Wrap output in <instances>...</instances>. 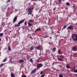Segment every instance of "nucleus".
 Instances as JSON below:
<instances>
[{
	"label": "nucleus",
	"mask_w": 77,
	"mask_h": 77,
	"mask_svg": "<svg viewBox=\"0 0 77 77\" xmlns=\"http://www.w3.org/2000/svg\"><path fill=\"white\" fill-rule=\"evenodd\" d=\"M72 39L74 41H77V34H72L71 35Z\"/></svg>",
	"instance_id": "1"
},
{
	"label": "nucleus",
	"mask_w": 77,
	"mask_h": 77,
	"mask_svg": "<svg viewBox=\"0 0 77 77\" xmlns=\"http://www.w3.org/2000/svg\"><path fill=\"white\" fill-rule=\"evenodd\" d=\"M24 21H25V19H23V20H22L21 21H19L18 23L17 24H15L14 26V27H19V26H20V24H22V23H23L24 22Z\"/></svg>",
	"instance_id": "2"
},
{
	"label": "nucleus",
	"mask_w": 77,
	"mask_h": 77,
	"mask_svg": "<svg viewBox=\"0 0 77 77\" xmlns=\"http://www.w3.org/2000/svg\"><path fill=\"white\" fill-rule=\"evenodd\" d=\"M28 15H30V14H32V11L31 10V8H28Z\"/></svg>",
	"instance_id": "3"
},
{
	"label": "nucleus",
	"mask_w": 77,
	"mask_h": 77,
	"mask_svg": "<svg viewBox=\"0 0 77 77\" xmlns=\"http://www.w3.org/2000/svg\"><path fill=\"white\" fill-rule=\"evenodd\" d=\"M42 66H43V65H42V63L38 64L37 66V68L38 69H39L40 68L42 67Z\"/></svg>",
	"instance_id": "4"
},
{
	"label": "nucleus",
	"mask_w": 77,
	"mask_h": 77,
	"mask_svg": "<svg viewBox=\"0 0 77 77\" xmlns=\"http://www.w3.org/2000/svg\"><path fill=\"white\" fill-rule=\"evenodd\" d=\"M36 71V69L35 68L34 69H33L31 72V75H32L33 74H35V72Z\"/></svg>",
	"instance_id": "5"
},
{
	"label": "nucleus",
	"mask_w": 77,
	"mask_h": 77,
	"mask_svg": "<svg viewBox=\"0 0 77 77\" xmlns=\"http://www.w3.org/2000/svg\"><path fill=\"white\" fill-rule=\"evenodd\" d=\"M72 50L73 51H77V47L75 46H73L72 48Z\"/></svg>",
	"instance_id": "6"
},
{
	"label": "nucleus",
	"mask_w": 77,
	"mask_h": 77,
	"mask_svg": "<svg viewBox=\"0 0 77 77\" xmlns=\"http://www.w3.org/2000/svg\"><path fill=\"white\" fill-rule=\"evenodd\" d=\"M67 29L68 30H73V27L72 26H71V25H70L68 26Z\"/></svg>",
	"instance_id": "7"
},
{
	"label": "nucleus",
	"mask_w": 77,
	"mask_h": 77,
	"mask_svg": "<svg viewBox=\"0 0 77 77\" xmlns=\"http://www.w3.org/2000/svg\"><path fill=\"white\" fill-rule=\"evenodd\" d=\"M35 48H37L38 50H41V46L39 45H38V46H37Z\"/></svg>",
	"instance_id": "8"
},
{
	"label": "nucleus",
	"mask_w": 77,
	"mask_h": 77,
	"mask_svg": "<svg viewBox=\"0 0 77 77\" xmlns=\"http://www.w3.org/2000/svg\"><path fill=\"white\" fill-rule=\"evenodd\" d=\"M58 53L59 54H63L62 52L60 49H59L58 51Z\"/></svg>",
	"instance_id": "9"
},
{
	"label": "nucleus",
	"mask_w": 77,
	"mask_h": 77,
	"mask_svg": "<svg viewBox=\"0 0 77 77\" xmlns=\"http://www.w3.org/2000/svg\"><path fill=\"white\" fill-rule=\"evenodd\" d=\"M17 17H15L13 19V23H15V21H17Z\"/></svg>",
	"instance_id": "10"
},
{
	"label": "nucleus",
	"mask_w": 77,
	"mask_h": 77,
	"mask_svg": "<svg viewBox=\"0 0 77 77\" xmlns=\"http://www.w3.org/2000/svg\"><path fill=\"white\" fill-rule=\"evenodd\" d=\"M41 29L40 28H38L35 31V32H37L41 31Z\"/></svg>",
	"instance_id": "11"
},
{
	"label": "nucleus",
	"mask_w": 77,
	"mask_h": 77,
	"mask_svg": "<svg viewBox=\"0 0 77 77\" xmlns=\"http://www.w3.org/2000/svg\"><path fill=\"white\" fill-rule=\"evenodd\" d=\"M75 69V66L73 68H72L71 69V71H72V72H73L74 71Z\"/></svg>",
	"instance_id": "12"
},
{
	"label": "nucleus",
	"mask_w": 77,
	"mask_h": 77,
	"mask_svg": "<svg viewBox=\"0 0 77 77\" xmlns=\"http://www.w3.org/2000/svg\"><path fill=\"white\" fill-rule=\"evenodd\" d=\"M19 61L20 63H22V62H24V60H19Z\"/></svg>",
	"instance_id": "13"
},
{
	"label": "nucleus",
	"mask_w": 77,
	"mask_h": 77,
	"mask_svg": "<svg viewBox=\"0 0 77 77\" xmlns=\"http://www.w3.org/2000/svg\"><path fill=\"white\" fill-rule=\"evenodd\" d=\"M11 77H15V75H14V73L11 72Z\"/></svg>",
	"instance_id": "14"
},
{
	"label": "nucleus",
	"mask_w": 77,
	"mask_h": 77,
	"mask_svg": "<svg viewBox=\"0 0 77 77\" xmlns=\"http://www.w3.org/2000/svg\"><path fill=\"white\" fill-rule=\"evenodd\" d=\"M28 26L29 27H31V26H32L33 25L32 24L30 23L29 22H28Z\"/></svg>",
	"instance_id": "15"
},
{
	"label": "nucleus",
	"mask_w": 77,
	"mask_h": 77,
	"mask_svg": "<svg viewBox=\"0 0 77 77\" xmlns=\"http://www.w3.org/2000/svg\"><path fill=\"white\" fill-rule=\"evenodd\" d=\"M8 50L9 51H11V48L10 45H9L8 46Z\"/></svg>",
	"instance_id": "16"
},
{
	"label": "nucleus",
	"mask_w": 77,
	"mask_h": 77,
	"mask_svg": "<svg viewBox=\"0 0 77 77\" xmlns=\"http://www.w3.org/2000/svg\"><path fill=\"white\" fill-rule=\"evenodd\" d=\"M34 48H33V46L32 45L31 47L30 48V50H32Z\"/></svg>",
	"instance_id": "17"
},
{
	"label": "nucleus",
	"mask_w": 77,
	"mask_h": 77,
	"mask_svg": "<svg viewBox=\"0 0 77 77\" xmlns=\"http://www.w3.org/2000/svg\"><path fill=\"white\" fill-rule=\"evenodd\" d=\"M60 57H61V59H64L65 58V57L62 55H60Z\"/></svg>",
	"instance_id": "18"
},
{
	"label": "nucleus",
	"mask_w": 77,
	"mask_h": 77,
	"mask_svg": "<svg viewBox=\"0 0 77 77\" xmlns=\"http://www.w3.org/2000/svg\"><path fill=\"white\" fill-rule=\"evenodd\" d=\"M7 58L6 57L3 60V62H6V60H7Z\"/></svg>",
	"instance_id": "19"
},
{
	"label": "nucleus",
	"mask_w": 77,
	"mask_h": 77,
	"mask_svg": "<svg viewBox=\"0 0 77 77\" xmlns=\"http://www.w3.org/2000/svg\"><path fill=\"white\" fill-rule=\"evenodd\" d=\"M58 60L59 61H62L63 60L62 59L60 58H58Z\"/></svg>",
	"instance_id": "20"
},
{
	"label": "nucleus",
	"mask_w": 77,
	"mask_h": 77,
	"mask_svg": "<svg viewBox=\"0 0 77 77\" xmlns=\"http://www.w3.org/2000/svg\"><path fill=\"white\" fill-rule=\"evenodd\" d=\"M66 68H67L69 69L70 68V67H69V65H67L66 66Z\"/></svg>",
	"instance_id": "21"
},
{
	"label": "nucleus",
	"mask_w": 77,
	"mask_h": 77,
	"mask_svg": "<svg viewBox=\"0 0 77 77\" xmlns=\"http://www.w3.org/2000/svg\"><path fill=\"white\" fill-rule=\"evenodd\" d=\"M5 23L2 22L1 23V25L2 26H4V25L5 24Z\"/></svg>",
	"instance_id": "22"
},
{
	"label": "nucleus",
	"mask_w": 77,
	"mask_h": 77,
	"mask_svg": "<svg viewBox=\"0 0 77 77\" xmlns=\"http://www.w3.org/2000/svg\"><path fill=\"white\" fill-rule=\"evenodd\" d=\"M53 52H55V51H56V48H53Z\"/></svg>",
	"instance_id": "23"
},
{
	"label": "nucleus",
	"mask_w": 77,
	"mask_h": 77,
	"mask_svg": "<svg viewBox=\"0 0 77 77\" xmlns=\"http://www.w3.org/2000/svg\"><path fill=\"white\" fill-rule=\"evenodd\" d=\"M3 65H4V64L3 63L1 64V65H0V68H1V67H2Z\"/></svg>",
	"instance_id": "24"
},
{
	"label": "nucleus",
	"mask_w": 77,
	"mask_h": 77,
	"mask_svg": "<svg viewBox=\"0 0 77 77\" xmlns=\"http://www.w3.org/2000/svg\"><path fill=\"white\" fill-rule=\"evenodd\" d=\"M29 22H33V21H34V20H29Z\"/></svg>",
	"instance_id": "25"
},
{
	"label": "nucleus",
	"mask_w": 77,
	"mask_h": 77,
	"mask_svg": "<svg viewBox=\"0 0 77 77\" xmlns=\"http://www.w3.org/2000/svg\"><path fill=\"white\" fill-rule=\"evenodd\" d=\"M66 26H64L63 27V28H62V30H63V29H65V28H66Z\"/></svg>",
	"instance_id": "26"
},
{
	"label": "nucleus",
	"mask_w": 77,
	"mask_h": 77,
	"mask_svg": "<svg viewBox=\"0 0 77 77\" xmlns=\"http://www.w3.org/2000/svg\"><path fill=\"white\" fill-rule=\"evenodd\" d=\"M59 77H63V75H62L60 74L59 75Z\"/></svg>",
	"instance_id": "27"
},
{
	"label": "nucleus",
	"mask_w": 77,
	"mask_h": 77,
	"mask_svg": "<svg viewBox=\"0 0 77 77\" xmlns=\"http://www.w3.org/2000/svg\"><path fill=\"white\" fill-rule=\"evenodd\" d=\"M3 36V33H0V36Z\"/></svg>",
	"instance_id": "28"
},
{
	"label": "nucleus",
	"mask_w": 77,
	"mask_h": 77,
	"mask_svg": "<svg viewBox=\"0 0 77 77\" xmlns=\"http://www.w3.org/2000/svg\"><path fill=\"white\" fill-rule=\"evenodd\" d=\"M66 5H67V6H68L69 5H70V4H69V2H67L66 3Z\"/></svg>",
	"instance_id": "29"
},
{
	"label": "nucleus",
	"mask_w": 77,
	"mask_h": 77,
	"mask_svg": "<svg viewBox=\"0 0 77 77\" xmlns=\"http://www.w3.org/2000/svg\"><path fill=\"white\" fill-rule=\"evenodd\" d=\"M22 77H27L26 75H22Z\"/></svg>",
	"instance_id": "30"
},
{
	"label": "nucleus",
	"mask_w": 77,
	"mask_h": 77,
	"mask_svg": "<svg viewBox=\"0 0 77 77\" xmlns=\"http://www.w3.org/2000/svg\"><path fill=\"white\" fill-rule=\"evenodd\" d=\"M44 76H45V74H44L42 75L41 76V77H44Z\"/></svg>",
	"instance_id": "31"
},
{
	"label": "nucleus",
	"mask_w": 77,
	"mask_h": 77,
	"mask_svg": "<svg viewBox=\"0 0 77 77\" xmlns=\"http://www.w3.org/2000/svg\"><path fill=\"white\" fill-rule=\"evenodd\" d=\"M24 24L25 26H26V25H27V22L26 21H25V22Z\"/></svg>",
	"instance_id": "32"
},
{
	"label": "nucleus",
	"mask_w": 77,
	"mask_h": 77,
	"mask_svg": "<svg viewBox=\"0 0 77 77\" xmlns=\"http://www.w3.org/2000/svg\"><path fill=\"white\" fill-rule=\"evenodd\" d=\"M30 62H32L33 60H32V59H31L30 60Z\"/></svg>",
	"instance_id": "33"
},
{
	"label": "nucleus",
	"mask_w": 77,
	"mask_h": 77,
	"mask_svg": "<svg viewBox=\"0 0 77 77\" xmlns=\"http://www.w3.org/2000/svg\"><path fill=\"white\" fill-rule=\"evenodd\" d=\"M59 2L60 3H61V0H59Z\"/></svg>",
	"instance_id": "34"
},
{
	"label": "nucleus",
	"mask_w": 77,
	"mask_h": 77,
	"mask_svg": "<svg viewBox=\"0 0 77 77\" xmlns=\"http://www.w3.org/2000/svg\"><path fill=\"white\" fill-rule=\"evenodd\" d=\"M74 72H77V70H75L74 71Z\"/></svg>",
	"instance_id": "35"
},
{
	"label": "nucleus",
	"mask_w": 77,
	"mask_h": 77,
	"mask_svg": "<svg viewBox=\"0 0 77 77\" xmlns=\"http://www.w3.org/2000/svg\"><path fill=\"white\" fill-rule=\"evenodd\" d=\"M43 73V72H40V74H42Z\"/></svg>",
	"instance_id": "36"
},
{
	"label": "nucleus",
	"mask_w": 77,
	"mask_h": 77,
	"mask_svg": "<svg viewBox=\"0 0 77 77\" xmlns=\"http://www.w3.org/2000/svg\"><path fill=\"white\" fill-rule=\"evenodd\" d=\"M56 8H54V9H53V10L54 11V10H56Z\"/></svg>",
	"instance_id": "37"
},
{
	"label": "nucleus",
	"mask_w": 77,
	"mask_h": 77,
	"mask_svg": "<svg viewBox=\"0 0 77 77\" xmlns=\"http://www.w3.org/2000/svg\"><path fill=\"white\" fill-rule=\"evenodd\" d=\"M24 26H22V29H23V30H24Z\"/></svg>",
	"instance_id": "38"
},
{
	"label": "nucleus",
	"mask_w": 77,
	"mask_h": 77,
	"mask_svg": "<svg viewBox=\"0 0 77 77\" xmlns=\"http://www.w3.org/2000/svg\"><path fill=\"white\" fill-rule=\"evenodd\" d=\"M68 8L66 7V8H65V9L66 10H68Z\"/></svg>",
	"instance_id": "39"
},
{
	"label": "nucleus",
	"mask_w": 77,
	"mask_h": 77,
	"mask_svg": "<svg viewBox=\"0 0 77 77\" xmlns=\"http://www.w3.org/2000/svg\"><path fill=\"white\" fill-rule=\"evenodd\" d=\"M11 2V0H8V1H7V2Z\"/></svg>",
	"instance_id": "40"
},
{
	"label": "nucleus",
	"mask_w": 77,
	"mask_h": 77,
	"mask_svg": "<svg viewBox=\"0 0 77 77\" xmlns=\"http://www.w3.org/2000/svg\"><path fill=\"white\" fill-rule=\"evenodd\" d=\"M30 38L31 39H33V38H32V36H30Z\"/></svg>",
	"instance_id": "41"
},
{
	"label": "nucleus",
	"mask_w": 77,
	"mask_h": 77,
	"mask_svg": "<svg viewBox=\"0 0 77 77\" xmlns=\"http://www.w3.org/2000/svg\"><path fill=\"white\" fill-rule=\"evenodd\" d=\"M57 33H58V34H60V32L57 31Z\"/></svg>",
	"instance_id": "42"
},
{
	"label": "nucleus",
	"mask_w": 77,
	"mask_h": 77,
	"mask_svg": "<svg viewBox=\"0 0 77 77\" xmlns=\"http://www.w3.org/2000/svg\"><path fill=\"white\" fill-rule=\"evenodd\" d=\"M56 36H59V34L56 35Z\"/></svg>",
	"instance_id": "43"
},
{
	"label": "nucleus",
	"mask_w": 77,
	"mask_h": 77,
	"mask_svg": "<svg viewBox=\"0 0 77 77\" xmlns=\"http://www.w3.org/2000/svg\"><path fill=\"white\" fill-rule=\"evenodd\" d=\"M36 0H31V2H34V1H35Z\"/></svg>",
	"instance_id": "44"
},
{
	"label": "nucleus",
	"mask_w": 77,
	"mask_h": 77,
	"mask_svg": "<svg viewBox=\"0 0 77 77\" xmlns=\"http://www.w3.org/2000/svg\"><path fill=\"white\" fill-rule=\"evenodd\" d=\"M48 43L50 44V45H51V43L50 42H49Z\"/></svg>",
	"instance_id": "45"
},
{
	"label": "nucleus",
	"mask_w": 77,
	"mask_h": 77,
	"mask_svg": "<svg viewBox=\"0 0 77 77\" xmlns=\"http://www.w3.org/2000/svg\"><path fill=\"white\" fill-rule=\"evenodd\" d=\"M18 11V10L17 9H15V11Z\"/></svg>",
	"instance_id": "46"
},
{
	"label": "nucleus",
	"mask_w": 77,
	"mask_h": 77,
	"mask_svg": "<svg viewBox=\"0 0 77 77\" xmlns=\"http://www.w3.org/2000/svg\"><path fill=\"white\" fill-rule=\"evenodd\" d=\"M51 55H52V56L53 57L54 55H53V54H51Z\"/></svg>",
	"instance_id": "47"
},
{
	"label": "nucleus",
	"mask_w": 77,
	"mask_h": 77,
	"mask_svg": "<svg viewBox=\"0 0 77 77\" xmlns=\"http://www.w3.org/2000/svg\"><path fill=\"white\" fill-rule=\"evenodd\" d=\"M75 75L76 77H77V74H75Z\"/></svg>",
	"instance_id": "48"
},
{
	"label": "nucleus",
	"mask_w": 77,
	"mask_h": 77,
	"mask_svg": "<svg viewBox=\"0 0 77 77\" xmlns=\"http://www.w3.org/2000/svg\"><path fill=\"white\" fill-rule=\"evenodd\" d=\"M52 38L51 37H50V39H51Z\"/></svg>",
	"instance_id": "49"
},
{
	"label": "nucleus",
	"mask_w": 77,
	"mask_h": 77,
	"mask_svg": "<svg viewBox=\"0 0 77 77\" xmlns=\"http://www.w3.org/2000/svg\"><path fill=\"white\" fill-rule=\"evenodd\" d=\"M0 41H2V39L0 38Z\"/></svg>",
	"instance_id": "50"
},
{
	"label": "nucleus",
	"mask_w": 77,
	"mask_h": 77,
	"mask_svg": "<svg viewBox=\"0 0 77 77\" xmlns=\"http://www.w3.org/2000/svg\"><path fill=\"white\" fill-rule=\"evenodd\" d=\"M29 57H28V58H27V60H28V59H29Z\"/></svg>",
	"instance_id": "51"
},
{
	"label": "nucleus",
	"mask_w": 77,
	"mask_h": 77,
	"mask_svg": "<svg viewBox=\"0 0 77 77\" xmlns=\"http://www.w3.org/2000/svg\"><path fill=\"white\" fill-rule=\"evenodd\" d=\"M24 60H26V58H24Z\"/></svg>",
	"instance_id": "52"
},
{
	"label": "nucleus",
	"mask_w": 77,
	"mask_h": 77,
	"mask_svg": "<svg viewBox=\"0 0 77 77\" xmlns=\"http://www.w3.org/2000/svg\"><path fill=\"white\" fill-rule=\"evenodd\" d=\"M28 36H30V34H28Z\"/></svg>",
	"instance_id": "53"
},
{
	"label": "nucleus",
	"mask_w": 77,
	"mask_h": 77,
	"mask_svg": "<svg viewBox=\"0 0 77 77\" xmlns=\"http://www.w3.org/2000/svg\"><path fill=\"white\" fill-rule=\"evenodd\" d=\"M9 10V8H8V11Z\"/></svg>",
	"instance_id": "54"
},
{
	"label": "nucleus",
	"mask_w": 77,
	"mask_h": 77,
	"mask_svg": "<svg viewBox=\"0 0 77 77\" xmlns=\"http://www.w3.org/2000/svg\"><path fill=\"white\" fill-rule=\"evenodd\" d=\"M42 8H43V7H42L41 8V9H42Z\"/></svg>",
	"instance_id": "55"
},
{
	"label": "nucleus",
	"mask_w": 77,
	"mask_h": 77,
	"mask_svg": "<svg viewBox=\"0 0 77 77\" xmlns=\"http://www.w3.org/2000/svg\"><path fill=\"white\" fill-rule=\"evenodd\" d=\"M72 56V54H71V55H70V56Z\"/></svg>",
	"instance_id": "56"
},
{
	"label": "nucleus",
	"mask_w": 77,
	"mask_h": 77,
	"mask_svg": "<svg viewBox=\"0 0 77 77\" xmlns=\"http://www.w3.org/2000/svg\"><path fill=\"white\" fill-rule=\"evenodd\" d=\"M11 60H12V59H11V60H10V62H11Z\"/></svg>",
	"instance_id": "57"
},
{
	"label": "nucleus",
	"mask_w": 77,
	"mask_h": 77,
	"mask_svg": "<svg viewBox=\"0 0 77 77\" xmlns=\"http://www.w3.org/2000/svg\"><path fill=\"white\" fill-rule=\"evenodd\" d=\"M59 66H60L61 67H62V66H61V65H60Z\"/></svg>",
	"instance_id": "58"
},
{
	"label": "nucleus",
	"mask_w": 77,
	"mask_h": 77,
	"mask_svg": "<svg viewBox=\"0 0 77 77\" xmlns=\"http://www.w3.org/2000/svg\"><path fill=\"white\" fill-rule=\"evenodd\" d=\"M11 63H13L12 62V61H11Z\"/></svg>",
	"instance_id": "59"
},
{
	"label": "nucleus",
	"mask_w": 77,
	"mask_h": 77,
	"mask_svg": "<svg viewBox=\"0 0 77 77\" xmlns=\"http://www.w3.org/2000/svg\"><path fill=\"white\" fill-rule=\"evenodd\" d=\"M31 9H33V8H32Z\"/></svg>",
	"instance_id": "60"
},
{
	"label": "nucleus",
	"mask_w": 77,
	"mask_h": 77,
	"mask_svg": "<svg viewBox=\"0 0 77 77\" xmlns=\"http://www.w3.org/2000/svg\"><path fill=\"white\" fill-rule=\"evenodd\" d=\"M70 41H71V38H70Z\"/></svg>",
	"instance_id": "61"
},
{
	"label": "nucleus",
	"mask_w": 77,
	"mask_h": 77,
	"mask_svg": "<svg viewBox=\"0 0 77 77\" xmlns=\"http://www.w3.org/2000/svg\"><path fill=\"white\" fill-rule=\"evenodd\" d=\"M69 17H71V16L69 15Z\"/></svg>",
	"instance_id": "62"
},
{
	"label": "nucleus",
	"mask_w": 77,
	"mask_h": 77,
	"mask_svg": "<svg viewBox=\"0 0 77 77\" xmlns=\"http://www.w3.org/2000/svg\"><path fill=\"white\" fill-rule=\"evenodd\" d=\"M57 17H58V16H57Z\"/></svg>",
	"instance_id": "63"
},
{
	"label": "nucleus",
	"mask_w": 77,
	"mask_h": 77,
	"mask_svg": "<svg viewBox=\"0 0 77 77\" xmlns=\"http://www.w3.org/2000/svg\"><path fill=\"white\" fill-rule=\"evenodd\" d=\"M19 29H20V28H19Z\"/></svg>",
	"instance_id": "64"
}]
</instances>
